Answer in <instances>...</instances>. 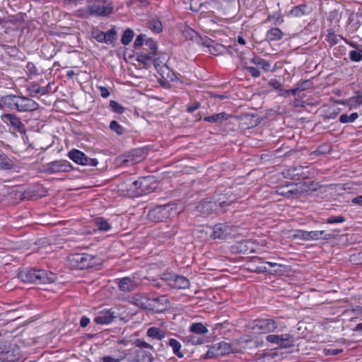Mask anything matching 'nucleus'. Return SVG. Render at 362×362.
<instances>
[{"mask_svg":"<svg viewBox=\"0 0 362 362\" xmlns=\"http://www.w3.org/2000/svg\"><path fill=\"white\" fill-rule=\"evenodd\" d=\"M18 278L25 283L49 284L54 282L57 276L44 269H25L19 272Z\"/></svg>","mask_w":362,"mask_h":362,"instance_id":"nucleus-1","label":"nucleus"},{"mask_svg":"<svg viewBox=\"0 0 362 362\" xmlns=\"http://www.w3.org/2000/svg\"><path fill=\"white\" fill-rule=\"evenodd\" d=\"M175 204L157 206L148 214V218L155 222L162 221L178 214Z\"/></svg>","mask_w":362,"mask_h":362,"instance_id":"nucleus-2","label":"nucleus"},{"mask_svg":"<svg viewBox=\"0 0 362 362\" xmlns=\"http://www.w3.org/2000/svg\"><path fill=\"white\" fill-rule=\"evenodd\" d=\"M68 261L71 267L78 269H88L96 264L95 257L89 254H72L69 256Z\"/></svg>","mask_w":362,"mask_h":362,"instance_id":"nucleus-3","label":"nucleus"},{"mask_svg":"<svg viewBox=\"0 0 362 362\" xmlns=\"http://www.w3.org/2000/svg\"><path fill=\"white\" fill-rule=\"evenodd\" d=\"M250 327L256 334H268L276 331L278 324L272 318H260L253 320Z\"/></svg>","mask_w":362,"mask_h":362,"instance_id":"nucleus-4","label":"nucleus"},{"mask_svg":"<svg viewBox=\"0 0 362 362\" xmlns=\"http://www.w3.org/2000/svg\"><path fill=\"white\" fill-rule=\"evenodd\" d=\"M72 169L73 167L69 161L58 160L44 165L42 171L45 173L54 174L70 172Z\"/></svg>","mask_w":362,"mask_h":362,"instance_id":"nucleus-5","label":"nucleus"},{"mask_svg":"<svg viewBox=\"0 0 362 362\" xmlns=\"http://www.w3.org/2000/svg\"><path fill=\"white\" fill-rule=\"evenodd\" d=\"M238 352L237 348H233L231 344L222 341L214 344L206 354V358H209L214 356L226 355Z\"/></svg>","mask_w":362,"mask_h":362,"instance_id":"nucleus-6","label":"nucleus"},{"mask_svg":"<svg viewBox=\"0 0 362 362\" xmlns=\"http://www.w3.org/2000/svg\"><path fill=\"white\" fill-rule=\"evenodd\" d=\"M68 156L71 160L78 165L96 166L98 164V161L96 158H89L79 150H71L69 152Z\"/></svg>","mask_w":362,"mask_h":362,"instance_id":"nucleus-7","label":"nucleus"},{"mask_svg":"<svg viewBox=\"0 0 362 362\" xmlns=\"http://www.w3.org/2000/svg\"><path fill=\"white\" fill-rule=\"evenodd\" d=\"M145 158V151L140 148L134 149L120 156V162L125 166L133 165L140 163Z\"/></svg>","mask_w":362,"mask_h":362,"instance_id":"nucleus-8","label":"nucleus"},{"mask_svg":"<svg viewBox=\"0 0 362 362\" xmlns=\"http://www.w3.org/2000/svg\"><path fill=\"white\" fill-rule=\"evenodd\" d=\"M266 340L281 348L291 347L293 345L294 341L293 337L288 334H269L267 336Z\"/></svg>","mask_w":362,"mask_h":362,"instance_id":"nucleus-9","label":"nucleus"},{"mask_svg":"<svg viewBox=\"0 0 362 362\" xmlns=\"http://www.w3.org/2000/svg\"><path fill=\"white\" fill-rule=\"evenodd\" d=\"M1 119L7 126L21 134L25 133V126L21 119L14 114L6 113L1 116Z\"/></svg>","mask_w":362,"mask_h":362,"instance_id":"nucleus-10","label":"nucleus"},{"mask_svg":"<svg viewBox=\"0 0 362 362\" xmlns=\"http://www.w3.org/2000/svg\"><path fill=\"white\" fill-rule=\"evenodd\" d=\"M105 0H97L88 5V11L90 15L107 16L112 12V8L105 4Z\"/></svg>","mask_w":362,"mask_h":362,"instance_id":"nucleus-11","label":"nucleus"},{"mask_svg":"<svg viewBox=\"0 0 362 362\" xmlns=\"http://www.w3.org/2000/svg\"><path fill=\"white\" fill-rule=\"evenodd\" d=\"M39 104L33 99L27 97L18 96L17 100L16 110L18 112H31L36 110Z\"/></svg>","mask_w":362,"mask_h":362,"instance_id":"nucleus-12","label":"nucleus"},{"mask_svg":"<svg viewBox=\"0 0 362 362\" xmlns=\"http://www.w3.org/2000/svg\"><path fill=\"white\" fill-rule=\"evenodd\" d=\"M152 181L153 179L151 177H144L133 182L132 184L134 186V189L136 190V194L138 195H141L151 192L153 189V188L150 187Z\"/></svg>","mask_w":362,"mask_h":362,"instance_id":"nucleus-13","label":"nucleus"},{"mask_svg":"<svg viewBox=\"0 0 362 362\" xmlns=\"http://www.w3.org/2000/svg\"><path fill=\"white\" fill-rule=\"evenodd\" d=\"M184 37L186 40H192L197 43L202 44L207 47H211V41L209 39L203 40L200 35L193 29L185 27L182 31Z\"/></svg>","mask_w":362,"mask_h":362,"instance_id":"nucleus-14","label":"nucleus"},{"mask_svg":"<svg viewBox=\"0 0 362 362\" xmlns=\"http://www.w3.org/2000/svg\"><path fill=\"white\" fill-rule=\"evenodd\" d=\"M196 209L198 212L204 215H208L216 211L218 209V205L216 202L211 201H202L197 205Z\"/></svg>","mask_w":362,"mask_h":362,"instance_id":"nucleus-15","label":"nucleus"},{"mask_svg":"<svg viewBox=\"0 0 362 362\" xmlns=\"http://www.w3.org/2000/svg\"><path fill=\"white\" fill-rule=\"evenodd\" d=\"M138 286L134 279L124 277L119 280L118 286L121 291L130 292L135 289Z\"/></svg>","mask_w":362,"mask_h":362,"instance_id":"nucleus-16","label":"nucleus"},{"mask_svg":"<svg viewBox=\"0 0 362 362\" xmlns=\"http://www.w3.org/2000/svg\"><path fill=\"white\" fill-rule=\"evenodd\" d=\"M230 232L228 226L223 223L217 224L214 227L213 238L216 239L225 238Z\"/></svg>","mask_w":362,"mask_h":362,"instance_id":"nucleus-17","label":"nucleus"},{"mask_svg":"<svg viewBox=\"0 0 362 362\" xmlns=\"http://www.w3.org/2000/svg\"><path fill=\"white\" fill-rule=\"evenodd\" d=\"M134 303L143 309H151L153 306L152 301L145 295L136 294L133 297Z\"/></svg>","mask_w":362,"mask_h":362,"instance_id":"nucleus-18","label":"nucleus"},{"mask_svg":"<svg viewBox=\"0 0 362 362\" xmlns=\"http://www.w3.org/2000/svg\"><path fill=\"white\" fill-rule=\"evenodd\" d=\"M18 95H7L1 97L0 100L1 105L11 110H16L17 107Z\"/></svg>","mask_w":362,"mask_h":362,"instance_id":"nucleus-19","label":"nucleus"},{"mask_svg":"<svg viewBox=\"0 0 362 362\" xmlns=\"http://www.w3.org/2000/svg\"><path fill=\"white\" fill-rule=\"evenodd\" d=\"M115 315L110 310L100 312L95 317L94 321L98 325H106L110 323L114 319Z\"/></svg>","mask_w":362,"mask_h":362,"instance_id":"nucleus-20","label":"nucleus"},{"mask_svg":"<svg viewBox=\"0 0 362 362\" xmlns=\"http://www.w3.org/2000/svg\"><path fill=\"white\" fill-rule=\"evenodd\" d=\"M333 233H327L325 230L309 231V240H327L334 238Z\"/></svg>","mask_w":362,"mask_h":362,"instance_id":"nucleus-21","label":"nucleus"},{"mask_svg":"<svg viewBox=\"0 0 362 362\" xmlns=\"http://www.w3.org/2000/svg\"><path fill=\"white\" fill-rule=\"evenodd\" d=\"M310 9L305 4L295 6L288 14L289 17L300 18L309 14Z\"/></svg>","mask_w":362,"mask_h":362,"instance_id":"nucleus-22","label":"nucleus"},{"mask_svg":"<svg viewBox=\"0 0 362 362\" xmlns=\"http://www.w3.org/2000/svg\"><path fill=\"white\" fill-rule=\"evenodd\" d=\"M189 281L183 276L176 275L171 283V287L177 289H187L189 287Z\"/></svg>","mask_w":362,"mask_h":362,"instance_id":"nucleus-23","label":"nucleus"},{"mask_svg":"<svg viewBox=\"0 0 362 362\" xmlns=\"http://www.w3.org/2000/svg\"><path fill=\"white\" fill-rule=\"evenodd\" d=\"M16 166L14 160L4 153H0V170H11Z\"/></svg>","mask_w":362,"mask_h":362,"instance_id":"nucleus-24","label":"nucleus"},{"mask_svg":"<svg viewBox=\"0 0 362 362\" xmlns=\"http://www.w3.org/2000/svg\"><path fill=\"white\" fill-rule=\"evenodd\" d=\"M189 331L190 333L199 336L206 334L209 332L207 327L202 322H194L191 324L189 327Z\"/></svg>","mask_w":362,"mask_h":362,"instance_id":"nucleus-25","label":"nucleus"},{"mask_svg":"<svg viewBox=\"0 0 362 362\" xmlns=\"http://www.w3.org/2000/svg\"><path fill=\"white\" fill-rule=\"evenodd\" d=\"M147 336L153 339L161 340L165 337V332L161 329L156 327L148 328Z\"/></svg>","mask_w":362,"mask_h":362,"instance_id":"nucleus-26","label":"nucleus"},{"mask_svg":"<svg viewBox=\"0 0 362 362\" xmlns=\"http://www.w3.org/2000/svg\"><path fill=\"white\" fill-rule=\"evenodd\" d=\"M184 341L191 345L203 344L205 342L204 337L190 333L184 338Z\"/></svg>","mask_w":362,"mask_h":362,"instance_id":"nucleus-27","label":"nucleus"},{"mask_svg":"<svg viewBox=\"0 0 362 362\" xmlns=\"http://www.w3.org/2000/svg\"><path fill=\"white\" fill-rule=\"evenodd\" d=\"M250 62L261 67L264 71H270V63L259 57H252L251 59H250Z\"/></svg>","mask_w":362,"mask_h":362,"instance_id":"nucleus-28","label":"nucleus"},{"mask_svg":"<svg viewBox=\"0 0 362 362\" xmlns=\"http://www.w3.org/2000/svg\"><path fill=\"white\" fill-rule=\"evenodd\" d=\"M227 119L228 115L225 112H221L211 116L205 117L204 120L210 123H221Z\"/></svg>","mask_w":362,"mask_h":362,"instance_id":"nucleus-29","label":"nucleus"},{"mask_svg":"<svg viewBox=\"0 0 362 362\" xmlns=\"http://www.w3.org/2000/svg\"><path fill=\"white\" fill-rule=\"evenodd\" d=\"M267 39L269 41L279 40L283 37V33L278 28H273L267 31Z\"/></svg>","mask_w":362,"mask_h":362,"instance_id":"nucleus-30","label":"nucleus"},{"mask_svg":"<svg viewBox=\"0 0 362 362\" xmlns=\"http://www.w3.org/2000/svg\"><path fill=\"white\" fill-rule=\"evenodd\" d=\"M169 346L173 349V353L179 358L183 357V354L181 352V344L175 339H170L168 343Z\"/></svg>","mask_w":362,"mask_h":362,"instance_id":"nucleus-31","label":"nucleus"},{"mask_svg":"<svg viewBox=\"0 0 362 362\" xmlns=\"http://www.w3.org/2000/svg\"><path fill=\"white\" fill-rule=\"evenodd\" d=\"M240 60L245 68L253 77H259L260 76V71L257 68L250 66V60L247 61L244 57H240Z\"/></svg>","mask_w":362,"mask_h":362,"instance_id":"nucleus-32","label":"nucleus"},{"mask_svg":"<svg viewBox=\"0 0 362 362\" xmlns=\"http://www.w3.org/2000/svg\"><path fill=\"white\" fill-rule=\"evenodd\" d=\"M136 358L139 362H151L153 359L152 354L150 352L141 349L136 351Z\"/></svg>","mask_w":362,"mask_h":362,"instance_id":"nucleus-33","label":"nucleus"},{"mask_svg":"<svg viewBox=\"0 0 362 362\" xmlns=\"http://www.w3.org/2000/svg\"><path fill=\"white\" fill-rule=\"evenodd\" d=\"M153 303H160L161 305V307H156L155 305H153L152 308H155L156 310V311L158 312H160L162 311L163 310H165L168 305V299L165 296H160L159 298H155L152 300Z\"/></svg>","mask_w":362,"mask_h":362,"instance_id":"nucleus-34","label":"nucleus"},{"mask_svg":"<svg viewBox=\"0 0 362 362\" xmlns=\"http://www.w3.org/2000/svg\"><path fill=\"white\" fill-rule=\"evenodd\" d=\"M95 224H96L98 230H100L101 231L106 232V231H108L111 228V226L109 224V223L103 218H97L95 221Z\"/></svg>","mask_w":362,"mask_h":362,"instance_id":"nucleus-35","label":"nucleus"},{"mask_svg":"<svg viewBox=\"0 0 362 362\" xmlns=\"http://www.w3.org/2000/svg\"><path fill=\"white\" fill-rule=\"evenodd\" d=\"M155 55L156 54H153L151 52L147 53V54H146V53L141 54L138 57V60H139V62L143 63L145 66H148L153 60V57H155Z\"/></svg>","mask_w":362,"mask_h":362,"instance_id":"nucleus-36","label":"nucleus"},{"mask_svg":"<svg viewBox=\"0 0 362 362\" xmlns=\"http://www.w3.org/2000/svg\"><path fill=\"white\" fill-rule=\"evenodd\" d=\"M358 115L356 112L351 113L350 115L342 114L339 117V121L341 123L353 122L358 118Z\"/></svg>","mask_w":362,"mask_h":362,"instance_id":"nucleus-37","label":"nucleus"},{"mask_svg":"<svg viewBox=\"0 0 362 362\" xmlns=\"http://www.w3.org/2000/svg\"><path fill=\"white\" fill-rule=\"evenodd\" d=\"M110 129L118 135H122L124 132V128L115 120L110 122Z\"/></svg>","mask_w":362,"mask_h":362,"instance_id":"nucleus-38","label":"nucleus"},{"mask_svg":"<svg viewBox=\"0 0 362 362\" xmlns=\"http://www.w3.org/2000/svg\"><path fill=\"white\" fill-rule=\"evenodd\" d=\"M133 37L134 32L130 29H127L124 32L121 42L123 45H127L132 41Z\"/></svg>","mask_w":362,"mask_h":362,"instance_id":"nucleus-39","label":"nucleus"},{"mask_svg":"<svg viewBox=\"0 0 362 362\" xmlns=\"http://www.w3.org/2000/svg\"><path fill=\"white\" fill-rule=\"evenodd\" d=\"M347 103L351 107H356L362 105V95H357L350 98Z\"/></svg>","mask_w":362,"mask_h":362,"instance_id":"nucleus-40","label":"nucleus"},{"mask_svg":"<svg viewBox=\"0 0 362 362\" xmlns=\"http://www.w3.org/2000/svg\"><path fill=\"white\" fill-rule=\"evenodd\" d=\"M110 107L113 112L119 114H122L124 111V108L115 100H111L110 102Z\"/></svg>","mask_w":362,"mask_h":362,"instance_id":"nucleus-41","label":"nucleus"},{"mask_svg":"<svg viewBox=\"0 0 362 362\" xmlns=\"http://www.w3.org/2000/svg\"><path fill=\"white\" fill-rule=\"evenodd\" d=\"M349 58L353 62H361L362 60V51L351 50L349 52Z\"/></svg>","mask_w":362,"mask_h":362,"instance_id":"nucleus-42","label":"nucleus"},{"mask_svg":"<svg viewBox=\"0 0 362 362\" xmlns=\"http://www.w3.org/2000/svg\"><path fill=\"white\" fill-rule=\"evenodd\" d=\"M341 16L342 13H339L338 10L334 9L329 12L328 19L331 21H336L337 23H339Z\"/></svg>","mask_w":362,"mask_h":362,"instance_id":"nucleus-43","label":"nucleus"},{"mask_svg":"<svg viewBox=\"0 0 362 362\" xmlns=\"http://www.w3.org/2000/svg\"><path fill=\"white\" fill-rule=\"evenodd\" d=\"M293 237L303 240H309V231L302 230H297Z\"/></svg>","mask_w":362,"mask_h":362,"instance_id":"nucleus-44","label":"nucleus"},{"mask_svg":"<svg viewBox=\"0 0 362 362\" xmlns=\"http://www.w3.org/2000/svg\"><path fill=\"white\" fill-rule=\"evenodd\" d=\"M176 274L173 273L166 272L161 275V279L168 282V285L171 287V283L173 282L174 278Z\"/></svg>","mask_w":362,"mask_h":362,"instance_id":"nucleus-45","label":"nucleus"},{"mask_svg":"<svg viewBox=\"0 0 362 362\" xmlns=\"http://www.w3.org/2000/svg\"><path fill=\"white\" fill-rule=\"evenodd\" d=\"M272 359L271 355L269 354H261L255 357V362H269Z\"/></svg>","mask_w":362,"mask_h":362,"instance_id":"nucleus-46","label":"nucleus"},{"mask_svg":"<svg viewBox=\"0 0 362 362\" xmlns=\"http://www.w3.org/2000/svg\"><path fill=\"white\" fill-rule=\"evenodd\" d=\"M105 43H112L115 38L116 32L113 29H111V30H108L107 32L105 33Z\"/></svg>","mask_w":362,"mask_h":362,"instance_id":"nucleus-47","label":"nucleus"},{"mask_svg":"<svg viewBox=\"0 0 362 362\" xmlns=\"http://www.w3.org/2000/svg\"><path fill=\"white\" fill-rule=\"evenodd\" d=\"M93 37L99 42H105V35L104 32L95 30L93 32Z\"/></svg>","mask_w":362,"mask_h":362,"instance_id":"nucleus-48","label":"nucleus"},{"mask_svg":"<svg viewBox=\"0 0 362 362\" xmlns=\"http://www.w3.org/2000/svg\"><path fill=\"white\" fill-rule=\"evenodd\" d=\"M269 85L274 89L280 90L281 92V94H283L284 89L281 88V84L278 80L274 78L271 79L269 81Z\"/></svg>","mask_w":362,"mask_h":362,"instance_id":"nucleus-49","label":"nucleus"},{"mask_svg":"<svg viewBox=\"0 0 362 362\" xmlns=\"http://www.w3.org/2000/svg\"><path fill=\"white\" fill-rule=\"evenodd\" d=\"M344 221H345V218L342 216L330 217L326 221V222L329 224L343 223Z\"/></svg>","mask_w":362,"mask_h":362,"instance_id":"nucleus-50","label":"nucleus"},{"mask_svg":"<svg viewBox=\"0 0 362 362\" xmlns=\"http://www.w3.org/2000/svg\"><path fill=\"white\" fill-rule=\"evenodd\" d=\"M145 45L150 48L151 53L153 54H156V49H157V45L155 41H153L151 39L147 40L146 41Z\"/></svg>","mask_w":362,"mask_h":362,"instance_id":"nucleus-51","label":"nucleus"},{"mask_svg":"<svg viewBox=\"0 0 362 362\" xmlns=\"http://www.w3.org/2000/svg\"><path fill=\"white\" fill-rule=\"evenodd\" d=\"M150 28L156 33H160L162 30V24L160 21L151 22Z\"/></svg>","mask_w":362,"mask_h":362,"instance_id":"nucleus-52","label":"nucleus"},{"mask_svg":"<svg viewBox=\"0 0 362 362\" xmlns=\"http://www.w3.org/2000/svg\"><path fill=\"white\" fill-rule=\"evenodd\" d=\"M98 89L100 90V95L103 98H107L110 96V93L107 88L104 86H99Z\"/></svg>","mask_w":362,"mask_h":362,"instance_id":"nucleus-53","label":"nucleus"},{"mask_svg":"<svg viewBox=\"0 0 362 362\" xmlns=\"http://www.w3.org/2000/svg\"><path fill=\"white\" fill-rule=\"evenodd\" d=\"M341 349H325L326 354L330 355V356H335L342 352Z\"/></svg>","mask_w":362,"mask_h":362,"instance_id":"nucleus-54","label":"nucleus"},{"mask_svg":"<svg viewBox=\"0 0 362 362\" xmlns=\"http://www.w3.org/2000/svg\"><path fill=\"white\" fill-rule=\"evenodd\" d=\"M144 35H139L137 36V37L136 38L135 41H134V47L136 48L138 47H140L143 45L144 43Z\"/></svg>","mask_w":362,"mask_h":362,"instance_id":"nucleus-55","label":"nucleus"},{"mask_svg":"<svg viewBox=\"0 0 362 362\" xmlns=\"http://www.w3.org/2000/svg\"><path fill=\"white\" fill-rule=\"evenodd\" d=\"M124 358H115L111 356H105L103 358V362H120Z\"/></svg>","mask_w":362,"mask_h":362,"instance_id":"nucleus-56","label":"nucleus"},{"mask_svg":"<svg viewBox=\"0 0 362 362\" xmlns=\"http://www.w3.org/2000/svg\"><path fill=\"white\" fill-rule=\"evenodd\" d=\"M137 346L141 348H148V349H153V346L150 345L149 344L146 343L144 341L138 340L137 341Z\"/></svg>","mask_w":362,"mask_h":362,"instance_id":"nucleus-57","label":"nucleus"},{"mask_svg":"<svg viewBox=\"0 0 362 362\" xmlns=\"http://www.w3.org/2000/svg\"><path fill=\"white\" fill-rule=\"evenodd\" d=\"M90 322L88 317L83 316L80 320V325L81 327H86Z\"/></svg>","mask_w":362,"mask_h":362,"instance_id":"nucleus-58","label":"nucleus"},{"mask_svg":"<svg viewBox=\"0 0 362 362\" xmlns=\"http://www.w3.org/2000/svg\"><path fill=\"white\" fill-rule=\"evenodd\" d=\"M352 203L354 204L362 205V195L354 198L352 199Z\"/></svg>","mask_w":362,"mask_h":362,"instance_id":"nucleus-59","label":"nucleus"},{"mask_svg":"<svg viewBox=\"0 0 362 362\" xmlns=\"http://www.w3.org/2000/svg\"><path fill=\"white\" fill-rule=\"evenodd\" d=\"M33 91L36 93H42V94H45V90L44 88H40V87H38V86H34V88H33Z\"/></svg>","mask_w":362,"mask_h":362,"instance_id":"nucleus-60","label":"nucleus"},{"mask_svg":"<svg viewBox=\"0 0 362 362\" xmlns=\"http://www.w3.org/2000/svg\"><path fill=\"white\" fill-rule=\"evenodd\" d=\"M199 105L198 103H196L194 105L189 106L187 107V111L189 112H192L195 111L196 110H197L199 108Z\"/></svg>","mask_w":362,"mask_h":362,"instance_id":"nucleus-61","label":"nucleus"},{"mask_svg":"<svg viewBox=\"0 0 362 362\" xmlns=\"http://www.w3.org/2000/svg\"><path fill=\"white\" fill-rule=\"evenodd\" d=\"M354 312L356 313V315L358 317L362 319V308H360V307L356 308V309L354 310Z\"/></svg>","mask_w":362,"mask_h":362,"instance_id":"nucleus-62","label":"nucleus"},{"mask_svg":"<svg viewBox=\"0 0 362 362\" xmlns=\"http://www.w3.org/2000/svg\"><path fill=\"white\" fill-rule=\"evenodd\" d=\"M255 271L257 273H264V272H266L267 270L265 267L262 266V267H257V269Z\"/></svg>","mask_w":362,"mask_h":362,"instance_id":"nucleus-63","label":"nucleus"},{"mask_svg":"<svg viewBox=\"0 0 362 362\" xmlns=\"http://www.w3.org/2000/svg\"><path fill=\"white\" fill-rule=\"evenodd\" d=\"M345 15L349 16V20L351 21L353 18L354 13L351 12L350 10H345Z\"/></svg>","mask_w":362,"mask_h":362,"instance_id":"nucleus-64","label":"nucleus"}]
</instances>
